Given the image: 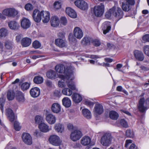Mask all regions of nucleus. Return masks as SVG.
Returning <instances> with one entry per match:
<instances>
[{"label": "nucleus", "instance_id": "f257e3e1", "mask_svg": "<svg viewBox=\"0 0 149 149\" xmlns=\"http://www.w3.org/2000/svg\"><path fill=\"white\" fill-rule=\"evenodd\" d=\"M55 69L57 72L59 73H64V77L67 79H74V68L71 66H55Z\"/></svg>", "mask_w": 149, "mask_h": 149}, {"label": "nucleus", "instance_id": "f03ea898", "mask_svg": "<svg viewBox=\"0 0 149 149\" xmlns=\"http://www.w3.org/2000/svg\"><path fill=\"white\" fill-rule=\"evenodd\" d=\"M123 16V12L121 9L118 7H113L107 12L105 14L106 17L108 19L110 18L111 16L116 17L119 19L122 18Z\"/></svg>", "mask_w": 149, "mask_h": 149}, {"label": "nucleus", "instance_id": "7ed1b4c3", "mask_svg": "<svg viewBox=\"0 0 149 149\" xmlns=\"http://www.w3.org/2000/svg\"><path fill=\"white\" fill-rule=\"evenodd\" d=\"M114 140V138L111 134L108 132L104 133L100 139V143L104 146L107 147L109 146Z\"/></svg>", "mask_w": 149, "mask_h": 149}, {"label": "nucleus", "instance_id": "20e7f679", "mask_svg": "<svg viewBox=\"0 0 149 149\" xmlns=\"http://www.w3.org/2000/svg\"><path fill=\"white\" fill-rule=\"evenodd\" d=\"M67 84L69 88H65L62 91V93L65 95L70 96L72 93V90L77 91L74 83L72 81H67Z\"/></svg>", "mask_w": 149, "mask_h": 149}, {"label": "nucleus", "instance_id": "39448f33", "mask_svg": "<svg viewBox=\"0 0 149 149\" xmlns=\"http://www.w3.org/2000/svg\"><path fill=\"white\" fill-rule=\"evenodd\" d=\"M2 13L5 16L14 18L18 15V12L15 8H12L4 9L2 11Z\"/></svg>", "mask_w": 149, "mask_h": 149}, {"label": "nucleus", "instance_id": "423d86ee", "mask_svg": "<svg viewBox=\"0 0 149 149\" xmlns=\"http://www.w3.org/2000/svg\"><path fill=\"white\" fill-rule=\"evenodd\" d=\"M149 104V100L145 101V99L142 98L140 99L138 105V108L141 112H144L147 109V106Z\"/></svg>", "mask_w": 149, "mask_h": 149}, {"label": "nucleus", "instance_id": "0eeeda50", "mask_svg": "<svg viewBox=\"0 0 149 149\" xmlns=\"http://www.w3.org/2000/svg\"><path fill=\"white\" fill-rule=\"evenodd\" d=\"M49 140L51 144L55 146H60L62 142L60 137L55 134L50 136Z\"/></svg>", "mask_w": 149, "mask_h": 149}, {"label": "nucleus", "instance_id": "6e6552de", "mask_svg": "<svg viewBox=\"0 0 149 149\" xmlns=\"http://www.w3.org/2000/svg\"><path fill=\"white\" fill-rule=\"evenodd\" d=\"M104 6L102 4L96 6L93 8V13L97 17H100L103 15L104 12Z\"/></svg>", "mask_w": 149, "mask_h": 149}, {"label": "nucleus", "instance_id": "1a4fd4ad", "mask_svg": "<svg viewBox=\"0 0 149 149\" xmlns=\"http://www.w3.org/2000/svg\"><path fill=\"white\" fill-rule=\"evenodd\" d=\"M82 136L81 131L79 130H76L71 132L70 138L72 141H75L79 139Z\"/></svg>", "mask_w": 149, "mask_h": 149}, {"label": "nucleus", "instance_id": "9d476101", "mask_svg": "<svg viewBox=\"0 0 149 149\" xmlns=\"http://www.w3.org/2000/svg\"><path fill=\"white\" fill-rule=\"evenodd\" d=\"M133 54L136 60L140 61H142L144 60L145 56L141 51L135 50L133 52Z\"/></svg>", "mask_w": 149, "mask_h": 149}, {"label": "nucleus", "instance_id": "9b49d317", "mask_svg": "<svg viewBox=\"0 0 149 149\" xmlns=\"http://www.w3.org/2000/svg\"><path fill=\"white\" fill-rule=\"evenodd\" d=\"M74 4L77 7L82 10H87L88 8L87 3L82 0L76 1H75Z\"/></svg>", "mask_w": 149, "mask_h": 149}, {"label": "nucleus", "instance_id": "f8f14e48", "mask_svg": "<svg viewBox=\"0 0 149 149\" xmlns=\"http://www.w3.org/2000/svg\"><path fill=\"white\" fill-rule=\"evenodd\" d=\"M21 26L24 29H27L31 26V22L29 19L24 17L20 20Z\"/></svg>", "mask_w": 149, "mask_h": 149}, {"label": "nucleus", "instance_id": "ddd939ff", "mask_svg": "<svg viewBox=\"0 0 149 149\" xmlns=\"http://www.w3.org/2000/svg\"><path fill=\"white\" fill-rule=\"evenodd\" d=\"M22 138L24 142L26 144L30 145L32 143V138L29 134L23 133L22 135Z\"/></svg>", "mask_w": 149, "mask_h": 149}, {"label": "nucleus", "instance_id": "4468645a", "mask_svg": "<svg viewBox=\"0 0 149 149\" xmlns=\"http://www.w3.org/2000/svg\"><path fill=\"white\" fill-rule=\"evenodd\" d=\"M74 37L79 39H80L83 36V33L82 30L79 27H75L73 30Z\"/></svg>", "mask_w": 149, "mask_h": 149}, {"label": "nucleus", "instance_id": "2eb2a0df", "mask_svg": "<svg viewBox=\"0 0 149 149\" xmlns=\"http://www.w3.org/2000/svg\"><path fill=\"white\" fill-rule=\"evenodd\" d=\"M42 11L41 12L37 9L35 10L33 13V17L36 22H39L42 19Z\"/></svg>", "mask_w": 149, "mask_h": 149}, {"label": "nucleus", "instance_id": "dca6fc26", "mask_svg": "<svg viewBox=\"0 0 149 149\" xmlns=\"http://www.w3.org/2000/svg\"><path fill=\"white\" fill-rule=\"evenodd\" d=\"M103 33L106 34L108 33L111 29L110 23L108 22H105L103 23L102 26Z\"/></svg>", "mask_w": 149, "mask_h": 149}, {"label": "nucleus", "instance_id": "f3484780", "mask_svg": "<svg viewBox=\"0 0 149 149\" xmlns=\"http://www.w3.org/2000/svg\"><path fill=\"white\" fill-rule=\"evenodd\" d=\"M46 120L49 124L52 125L56 122V118L55 116L50 113L46 115Z\"/></svg>", "mask_w": 149, "mask_h": 149}, {"label": "nucleus", "instance_id": "a211bd4d", "mask_svg": "<svg viewBox=\"0 0 149 149\" xmlns=\"http://www.w3.org/2000/svg\"><path fill=\"white\" fill-rule=\"evenodd\" d=\"M40 90L37 87L32 88L30 91V95L33 97H36L38 96L40 94Z\"/></svg>", "mask_w": 149, "mask_h": 149}, {"label": "nucleus", "instance_id": "6ab92c4d", "mask_svg": "<svg viewBox=\"0 0 149 149\" xmlns=\"http://www.w3.org/2000/svg\"><path fill=\"white\" fill-rule=\"evenodd\" d=\"M65 12L70 17L75 18L77 17V14L75 11L70 7L66 8Z\"/></svg>", "mask_w": 149, "mask_h": 149}, {"label": "nucleus", "instance_id": "aec40b11", "mask_svg": "<svg viewBox=\"0 0 149 149\" xmlns=\"http://www.w3.org/2000/svg\"><path fill=\"white\" fill-rule=\"evenodd\" d=\"M42 21L43 23H47L50 20L49 13L47 11H42Z\"/></svg>", "mask_w": 149, "mask_h": 149}, {"label": "nucleus", "instance_id": "412c9836", "mask_svg": "<svg viewBox=\"0 0 149 149\" xmlns=\"http://www.w3.org/2000/svg\"><path fill=\"white\" fill-rule=\"evenodd\" d=\"M55 44L60 47H63L66 46V41L64 39H57L55 40Z\"/></svg>", "mask_w": 149, "mask_h": 149}, {"label": "nucleus", "instance_id": "4be33fe9", "mask_svg": "<svg viewBox=\"0 0 149 149\" xmlns=\"http://www.w3.org/2000/svg\"><path fill=\"white\" fill-rule=\"evenodd\" d=\"M52 111L55 113H58L61 110V107L58 103H53L51 107Z\"/></svg>", "mask_w": 149, "mask_h": 149}, {"label": "nucleus", "instance_id": "5701e85b", "mask_svg": "<svg viewBox=\"0 0 149 149\" xmlns=\"http://www.w3.org/2000/svg\"><path fill=\"white\" fill-rule=\"evenodd\" d=\"M39 127L40 131L44 132H47L52 129L51 127L49 128L47 125L43 123L39 124Z\"/></svg>", "mask_w": 149, "mask_h": 149}, {"label": "nucleus", "instance_id": "b1692460", "mask_svg": "<svg viewBox=\"0 0 149 149\" xmlns=\"http://www.w3.org/2000/svg\"><path fill=\"white\" fill-rule=\"evenodd\" d=\"M9 28L11 30H17L19 27V25L17 22L14 21H11L8 24Z\"/></svg>", "mask_w": 149, "mask_h": 149}, {"label": "nucleus", "instance_id": "393cba45", "mask_svg": "<svg viewBox=\"0 0 149 149\" xmlns=\"http://www.w3.org/2000/svg\"><path fill=\"white\" fill-rule=\"evenodd\" d=\"M50 22L52 26L54 27H56L59 24V20L58 17L53 16L51 18Z\"/></svg>", "mask_w": 149, "mask_h": 149}, {"label": "nucleus", "instance_id": "a878e982", "mask_svg": "<svg viewBox=\"0 0 149 149\" xmlns=\"http://www.w3.org/2000/svg\"><path fill=\"white\" fill-rule=\"evenodd\" d=\"M58 77L60 79H62V80L61 81L59 80L58 82V85L59 86V87L63 88L65 86V83L64 82V81H65V80L66 79L67 80V81H72L71 80H72L70 79H67L64 76L62 75V74H59L58 75Z\"/></svg>", "mask_w": 149, "mask_h": 149}, {"label": "nucleus", "instance_id": "bb28decb", "mask_svg": "<svg viewBox=\"0 0 149 149\" xmlns=\"http://www.w3.org/2000/svg\"><path fill=\"white\" fill-rule=\"evenodd\" d=\"M6 115L9 120L11 122H13L15 119V116L13 111L10 109H6Z\"/></svg>", "mask_w": 149, "mask_h": 149}, {"label": "nucleus", "instance_id": "cd10ccee", "mask_svg": "<svg viewBox=\"0 0 149 149\" xmlns=\"http://www.w3.org/2000/svg\"><path fill=\"white\" fill-rule=\"evenodd\" d=\"M72 98L73 101L74 103H76L80 102L82 100V97L81 95L77 93H73Z\"/></svg>", "mask_w": 149, "mask_h": 149}, {"label": "nucleus", "instance_id": "c85d7f7f", "mask_svg": "<svg viewBox=\"0 0 149 149\" xmlns=\"http://www.w3.org/2000/svg\"><path fill=\"white\" fill-rule=\"evenodd\" d=\"M54 129L58 133H62L64 131L63 125L60 123L55 124L54 127Z\"/></svg>", "mask_w": 149, "mask_h": 149}, {"label": "nucleus", "instance_id": "c756f323", "mask_svg": "<svg viewBox=\"0 0 149 149\" xmlns=\"http://www.w3.org/2000/svg\"><path fill=\"white\" fill-rule=\"evenodd\" d=\"M31 40L29 38H23L21 41V43L22 45L24 47L29 46L31 44Z\"/></svg>", "mask_w": 149, "mask_h": 149}, {"label": "nucleus", "instance_id": "7c9ffc66", "mask_svg": "<svg viewBox=\"0 0 149 149\" xmlns=\"http://www.w3.org/2000/svg\"><path fill=\"white\" fill-rule=\"evenodd\" d=\"M91 139L88 136H85L82 137L81 140V143L83 146L88 145L90 143Z\"/></svg>", "mask_w": 149, "mask_h": 149}, {"label": "nucleus", "instance_id": "2f4dec72", "mask_svg": "<svg viewBox=\"0 0 149 149\" xmlns=\"http://www.w3.org/2000/svg\"><path fill=\"white\" fill-rule=\"evenodd\" d=\"M47 77L49 78L53 79L57 77L56 73L53 70H51L47 72L46 74Z\"/></svg>", "mask_w": 149, "mask_h": 149}, {"label": "nucleus", "instance_id": "473e14b6", "mask_svg": "<svg viewBox=\"0 0 149 149\" xmlns=\"http://www.w3.org/2000/svg\"><path fill=\"white\" fill-rule=\"evenodd\" d=\"M63 104L66 107H69L71 104V102L68 97H64L62 100Z\"/></svg>", "mask_w": 149, "mask_h": 149}, {"label": "nucleus", "instance_id": "72a5a7b5", "mask_svg": "<svg viewBox=\"0 0 149 149\" xmlns=\"http://www.w3.org/2000/svg\"><path fill=\"white\" fill-rule=\"evenodd\" d=\"M8 35V30L6 28H2L0 29V38H5Z\"/></svg>", "mask_w": 149, "mask_h": 149}, {"label": "nucleus", "instance_id": "f704fd0d", "mask_svg": "<svg viewBox=\"0 0 149 149\" xmlns=\"http://www.w3.org/2000/svg\"><path fill=\"white\" fill-rule=\"evenodd\" d=\"M94 109L95 112L98 114H100L103 112V107L100 104H96L95 106Z\"/></svg>", "mask_w": 149, "mask_h": 149}, {"label": "nucleus", "instance_id": "c9c22d12", "mask_svg": "<svg viewBox=\"0 0 149 149\" xmlns=\"http://www.w3.org/2000/svg\"><path fill=\"white\" fill-rule=\"evenodd\" d=\"M82 113L84 116L88 119H89L91 118V113L88 109H84L82 110Z\"/></svg>", "mask_w": 149, "mask_h": 149}, {"label": "nucleus", "instance_id": "e433bc0d", "mask_svg": "<svg viewBox=\"0 0 149 149\" xmlns=\"http://www.w3.org/2000/svg\"><path fill=\"white\" fill-rule=\"evenodd\" d=\"M17 100L19 102H23L24 101V98L23 93L20 91L17 92L16 95Z\"/></svg>", "mask_w": 149, "mask_h": 149}, {"label": "nucleus", "instance_id": "4c0bfd02", "mask_svg": "<svg viewBox=\"0 0 149 149\" xmlns=\"http://www.w3.org/2000/svg\"><path fill=\"white\" fill-rule=\"evenodd\" d=\"M109 116L111 119L116 120L118 118L119 115L116 112L114 111H111L109 112Z\"/></svg>", "mask_w": 149, "mask_h": 149}, {"label": "nucleus", "instance_id": "58836bf2", "mask_svg": "<svg viewBox=\"0 0 149 149\" xmlns=\"http://www.w3.org/2000/svg\"><path fill=\"white\" fill-rule=\"evenodd\" d=\"M34 82L36 84H40L42 83L43 81V79L41 76H35L33 80Z\"/></svg>", "mask_w": 149, "mask_h": 149}, {"label": "nucleus", "instance_id": "ea45409f", "mask_svg": "<svg viewBox=\"0 0 149 149\" xmlns=\"http://www.w3.org/2000/svg\"><path fill=\"white\" fill-rule=\"evenodd\" d=\"M21 89L23 91L26 90L28 89L30 86V84L28 82H24L20 84Z\"/></svg>", "mask_w": 149, "mask_h": 149}, {"label": "nucleus", "instance_id": "a19ab883", "mask_svg": "<svg viewBox=\"0 0 149 149\" xmlns=\"http://www.w3.org/2000/svg\"><path fill=\"white\" fill-rule=\"evenodd\" d=\"M5 46L6 48L8 49H11L13 48V43L12 41L7 40L4 43Z\"/></svg>", "mask_w": 149, "mask_h": 149}, {"label": "nucleus", "instance_id": "79ce46f5", "mask_svg": "<svg viewBox=\"0 0 149 149\" xmlns=\"http://www.w3.org/2000/svg\"><path fill=\"white\" fill-rule=\"evenodd\" d=\"M7 99L9 100H13L15 97V93L13 91H9L8 92L7 95Z\"/></svg>", "mask_w": 149, "mask_h": 149}, {"label": "nucleus", "instance_id": "37998d69", "mask_svg": "<svg viewBox=\"0 0 149 149\" xmlns=\"http://www.w3.org/2000/svg\"><path fill=\"white\" fill-rule=\"evenodd\" d=\"M32 46L34 48L36 49L40 48L41 46V44L38 41L35 40L33 42Z\"/></svg>", "mask_w": 149, "mask_h": 149}, {"label": "nucleus", "instance_id": "c03bdc74", "mask_svg": "<svg viewBox=\"0 0 149 149\" xmlns=\"http://www.w3.org/2000/svg\"><path fill=\"white\" fill-rule=\"evenodd\" d=\"M126 136L129 137H133L134 134L133 131L130 129H128L126 131Z\"/></svg>", "mask_w": 149, "mask_h": 149}, {"label": "nucleus", "instance_id": "a18cd8bd", "mask_svg": "<svg viewBox=\"0 0 149 149\" xmlns=\"http://www.w3.org/2000/svg\"><path fill=\"white\" fill-rule=\"evenodd\" d=\"M35 121L36 123L40 124L42 123L43 120V118L39 116H36L35 118Z\"/></svg>", "mask_w": 149, "mask_h": 149}, {"label": "nucleus", "instance_id": "49530a36", "mask_svg": "<svg viewBox=\"0 0 149 149\" xmlns=\"http://www.w3.org/2000/svg\"><path fill=\"white\" fill-rule=\"evenodd\" d=\"M143 51L147 56H149V45H145L143 47Z\"/></svg>", "mask_w": 149, "mask_h": 149}, {"label": "nucleus", "instance_id": "de8ad7c7", "mask_svg": "<svg viewBox=\"0 0 149 149\" xmlns=\"http://www.w3.org/2000/svg\"><path fill=\"white\" fill-rule=\"evenodd\" d=\"M61 2L58 1H55L54 4V7L56 9H59L61 8Z\"/></svg>", "mask_w": 149, "mask_h": 149}, {"label": "nucleus", "instance_id": "09e8293b", "mask_svg": "<svg viewBox=\"0 0 149 149\" xmlns=\"http://www.w3.org/2000/svg\"><path fill=\"white\" fill-rule=\"evenodd\" d=\"M14 127L16 131H19L21 129V127L19 125V124L18 122L15 121L14 124Z\"/></svg>", "mask_w": 149, "mask_h": 149}, {"label": "nucleus", "instance_id": "8fccbe9b", "mask_svg": "<svg viewBox=\"0 0 149 149\" xmlns=\"http://www.w3.org/2000/svg\"><path fill=\"white\" fill-rule=\"evenodd\" d=\"M25 9L27 11H29L32 10L33 8V6L30 3H27L24 6Z\"/></svg>", "mask_w": 149, "mask_h": 149}, {"label": "nucleus", "instance_id": "3c124183", "mask_svg": "<svg viewBox=\"0 0 149 149\" xmlns=\"http://www.w3.org/2000/svg\"><path fill=\"white\" fill-rule=\"evenodd\" d=\"M5 102V100L3 97L0 98V105L1 106L0 109L2 113L3 111V106Z\"/></svg>", "mask_w": 149, "mask_h": 149}, {"label": "nucleus", "instance_id": "603ef678", "mask_svg": "<svg viewBox=\"0 0 149 149\" xmlns=\"http://www.w3.org/2000/svg\"><path fill=\"white\" fill-rule=\"evenodd\" d=\"M61 24L63 25H65L67 23V19L65 17H62L60 19Z\"/></svg>", "mask_w": 149, "mask_h": 149}, {"label": "nucleus", "instance_id": "864d4df0", "mask_svg": "<svg viewBox=\"0 0 149 149\" xmlns=\"http://www.w3.org/2000/svg\"><path fill=\"white\" fill-rule=\"evenodd\" d=\"M120 124L123 127L127 128L128 127V125L126 121L124 119H122L120 120Z\"/></svg>", "mask_w": 149, "mask_h": 149}, {"label": "nucleus", "instance_id": "5fc2aeb1", "mask_svg": "<svg viewBox=\"0 0 149 149\" xmlns=\"http://www.w3.org/2000/svg\"><path fill=\"white\" fill-rule=\"evenodd\" d=\"M89 42V39L87 37H84L81 40V43L83 45L88 44Z\"/></svg>", "mask_w": 149, "mask_h": 149}, {"label": "nucleus", "instance_id": "6e6d98bb", "mask_svg": "<svg viewBox=\"0 0 149 149\" xmlns=\"http://www.w3.org/2000/svg\"><path fill=\"white\" fill-rule=\"evenodd\" d=\"M93 43L95 46H98L101 44L100 41L97 39H95L93 40Z\"/></svg>", "mask_w": 149, "mask_h": 149}, {"label": "nucleus", "instance_id": "4d7b16f0", "mask_svg": "<svg viewBox=\"0 0 149 149\" xmlns=\"http://www.w3.org/2000/svg\"><path fill=\"white\" fill-rule=\"evenodd\" d=\"M143 40L146 42H149V34H146L142 37Z\"/></svg>", "mask_w": 149, "mask_h": 149}, {"label": "nucleus", "instance_id": "13d9d810", "mask_svg": "<svg viewBox=\"0 0 149 149\" xmlns=\"http://www.w3.org/2000/svg\"><path fill=\"white\" fill-rule=\"evenodd\" d=\"M86 57L92 59H96L98 58L97 56L94 55H89V54H86L85 55Z\"/></svg>", "mask_w": 149, "mask_h": 149}, {"label": "nucleus", "instance_id": "bf43d9fd", "mask_svg": "<svg viewBox=\"0 0 149 149\" xmlns=\"http://www.w3.org/2000/svg\"><path fill=\"white\" fill-rule=\"evenodd\" d=\"M45 83L46 85L49 87H51L53 85L52 81L49 80H47L45 81Z\"/></svg>", "mask_w": 149, "mask_h": 149}, {"label": "nucleus", "instance_id": "052dcab7", "mask_svg": "<svg viewBox=\"0 0 149 149\" xmlns=\"http://www.w3.org/2000/svg\"><path fill=\"white\" fill-rule=\"evenodd\" d=\"M54 95L56 97H60L61 95L60 91L58 90H55L54 93Z\"/></svg>", "mask_w": 149, "mask_h": 149}, {"label": "nucleus", "instance_id": "680f3d73", "mask_svg": "<svg viewBox=\"0 0 149 149\" xmlns=\"http://www.w3.org/2000/svg\"><path fill=\"white\" fill-rule=\"evenodd\" d=\"M122 7L123 9L125 11H127L128 10V6L127 4L125 5L124 3H123Z\"/></svg>", "mask_w": 149, "mask_h": 149}, {"label": "nucleus", "instance_id": "e2e57ef3", "mask_svg": "<svg viewBox=\"0 0 149 149\" xmlns=\"http://www.w3.org/2000/svg\"><path fill=\"white\" fill-rule=\"evenodd\" d=\"M22 36V35L21 34H19L17 35L16 37V40L17 42H19Z\"/></svg>", "mask_w": 149, "mask_h": 149}, {"label": "nucleus", "instance_id": "0e129e2a", "mask_svg": "<svg viewBox=\"0 0 149 149\" xmlns=\"http://www.w3.org/2000/svg\"><path fill=\"white\" fill-rule=\"evenodd\" d=\"M85 103L86 105H88L91 107H92L94 104V103L93 102L88 100H86L85 101Z\"/></svg>", "mask_w": 149, "mask_h": 149}, {"label": "nucleus", "instance_id": "69168bd1", "mask_svg": "<svg viewBox=\"0 0 149 149\" xmlns=\"http://www.w3.org/2000/svg\"><path fill=\"white\" fill-rule=\"evenodd\" d=\"M132 143V141L130 140H127L125 141V147H127L129 144Z\"/></svg>", "mask_w": 149, "mask_h": 149}, {"label": "nucleus", "instance_id": "338daca9", "mask_svg": "<svg viewBox=\"0 0 149 149\" xmlns=\"http://www.w3.org/2000/svg\"><path fill=\"white\" fill-rule=\"evenodd\" d=\"M65 33L63 32H61L58 33V36L59 37L63 38L64 37Z\"/></svg>", "mask_w": 149, "mask_h": 149}, {"label": "nucleus", "instance_id": "774afa93", "mask_svg": "<svg viewBox=\"0 0 149 149\" xmlns=\"http://www.w3.org/2000/svg\"><path fill=\"white\" fill-rule=\"evenodd\" d=\"M129 149H138L137 147L133 143L132 144L129 148Z\"/></svg>", "mask_w": 149, "mask_h": 149}]
</instances>
